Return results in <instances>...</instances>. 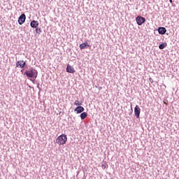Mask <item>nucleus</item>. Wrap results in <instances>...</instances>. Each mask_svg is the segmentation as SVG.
I'll return each instance as SVG.
<instances>
[{
    "instance_id": "nucleus-1",
    "label": "nucleus",
    "mask_w": 179,
    "mask_h": 179,
    "mask_svg": "<svg viewBox=\"0 0 179 179\" xmlns=\"http://www.w3.org/2000/svg\"><path fill=\"white\" fill-rule=\"evenodd\" d=\"M24 75H26L27 78H31L34 79V80H36V79L37 78V75H38V73L37 72V70L33 68H29L24 72Z\"/></svg>"
},
{
    "instance_id": "nucleus-2",
    "label": "nucleus",
    "mask_w": 179,
    "mask_h": 179,
    "mask_svg": "<svg viewBox=\"0 0 179 179\" xmlns=\"http://www.w3.org/2000/svg\"><path fill=\"white\" fill-rule=\"evenodd\" d=\"M68 141V137L66 134H62L57 137L56 139V143L58 145H65L66 143V141Z\"/></svg>"
},
{
    "instance_id": "nucleus-3",
    "label": "nucleus",
    "mask_w": 179,
    "mask_h": 179,
    "mask_svg": "<svg viewBox=\"0 0 179 179\" xmlns=\"http://www.w3.org/2000/svg\"><path fill=\"white\" fill-rule=\"evenodd\" d=\"M136 21L138 26H142V24H143L145 22H146V19H145V17L142 16H137L136 18Z\"/></svg>"
},
{
    "instance_id": "nucleus-4",
    "label": "nucleus",
    "mask_w": 179,
    "mask_h": 179,
    "mask_svg": "<svg viewBox=\"0 0 179 179\" xmlns=\"http://www.w3.org/2000/svg\"><path fill=\"white\" fill-rule=\"evenodd\" d=\"M24 22H26V15L22 14L18 18V23L19 24H23Z\"/></svg>"
},
{
    "instance_id": "nucleus-5",
    "label": "nucleus",
    "mask_w": 179,
    "mask_h": 179,
    "mask_svg": "<svg viewBox=\"0 0 179 179\" xmlns=\"http://www.w3.org/2000/svg\"><path fill=\"white\" fill-rule=\"evenodd\" d=\"M25 65H26V62L23 60H20L16 64L17 68H19V66L20 68H24Z\"/></svg>"
},
{
    "instance_id": "nucleus-6",
    "label": "nucleus",
    "mask_w": 179,
    "mask_h": 179,
    "mask_svg": "<svg viewBox=\"0 0 179 179\" xmlns=\"http://www.w3.org/2000/svg\"><path fill=\"white\" fill-rule=\"evenodd\" d=\"M66 72H68V73H75L76 71L73 66L68 64L66 66Z\"/></svg>"
},
{
    "instance_id": "nucleus-7",
    "label": "nucleus",
    "mask_w": 179,
    "mask_h": 179,
    "mask_svg": "<svg viewBox=\"0 0 179 179\" xmlns=\"http://www.w3.org/2000/svg\"><path fill=\"white\" fill-rule=\"evenodd\" d=\"M31 27L33 29H37V27L38 26V21L33 20L31 22Z\"/></svg>"
},
{
    "instance_id": "nucleus-8",
    "label": "nucleus",
    "mask_w": 179,
    "mask_h": 179,
    "mask_svg": "<svg viewBox=\"0 0 179 179\" xmlns=\"http://www.w3.org/2000/svg\"><path fill=\"white\" fill-rule=\"evenodd\" d=\"M166 31H167V29H166L164 27H159L158 29V33L159 34H166Z\"/></svg>"
},
{
    "instance_id": "nucleus-9",
    "label": "nucleus",
    "mask_w": 179,
    "mask_h": 179,
    "mask_svg": "<svg viewBox=\"0 0 179 179\" xmlns=\"http://www.w3.org/2000/svg\"><path fill=\"white\" fill-rule=\"evenodd\" d=\"M75 111L77 113H83V111H85V108L83 106H78L75 109Z\"/></svg>"
},
{
    "instance_id": "nucleus-10",
    "label": "nucleus",
    "mask_w": 179,
    "mask_h": 179,
    "mask_svg": "<svg viewBox=\"0 0 179 179\" xmlns=\"http://www.w3.org/2000/svg\"><path fill=\"white\" fill-rule=\"evenodd\" d=\"M87 47V43H83L80 45V50H85Z\"/></svg>"
},
{
    "instance_id": "nucleus-11",
    "label": "nucleus",
    "mask_w": 179,
    "mask_h": 179,
    "mask_svg": "<svg viewBox=\"0 0 179 179\" xmlns=\"http://www.w3.org/2000/svg\"><path fill=\"white\" fill-rule=\"evenodd\" d=\"M166 47H167V43H162L159 45V50H164V48H166Z\"/></svg>"
},
{
    "instance_id": "nucleus-12",
    "label": "nucleus",
    "mask_w": 179,
    "mask_h": 179,
    "mask_svg": "<svg viewBox=\"0 0 179 179\" xmlns=\"http://www.w3.org/2000/svg\"><path fill=\"white\" fill-rule=\"evenodd\" d=\"M86 117H87V113H82L80 114L81 120H85V118H86Z\"/></svg>"
},
{
    "instance_id": "nucleus-13",
    "label": "nucleus",
    "mask_w": 179,
    "mask_h": 179,
    "mask_svg": "<svg viewBox=\"0 0 179 179\" xmlns=\"http://www.w3.org/2000/svg\"><path fill=\"white\" fill-rule=\"evenodd\" d=\"M75 106H82V101L76 100L74 102Z\"/></svg>"
},
{
    "instance_id": "nucleus-14",
    "label": "nucleus",
    "mask_w": 179,
    "mask_h": 179,
    "mask_svg": "<svg viewBox=\"0 0 179 179\" xmlns=\"http://www.w3.org/2000/svg\"><path fill=\"white\" fill-rule=\"evenodd\" d=\"M134 113H141V108H139V106H136Z\"/></svg>"
},
{
    "instance_id": "nucleus-15",
    "label": "nucleus",
    "mask_w": 179,
    "mask_h": 179,
    "mask_svg": "<svg viewBox=\"0 0 179 179\" xmlns=\"http://www.w3.org/2000/svg\"><path fill=\"white\" fill-rule=\"evenodd\" d=\"M36 31L37 34H40L41 33V28H36Z\"/></svg>"
},
{
    "instance_id": "nucleus-16",
    "label": "nucleus",
    "mask_w": 179,
    "mask_h": 179,
    "mask_svg": "<svg viewBox=\"0 0 179 179\" xmlns=\"http://www.w3.org/2000/svg\"><path fill=\"white\" fill-rule=\"evenodd\" d=\"M163 103H164V104H165L166 106H167V105L169 104V100H167V99H164Z\"/></svg>"
},
{
    "instance_id": "nucleus-17",
    "label": "nucleus",
    "mask_w": 179,
    "mask_h": 179,
    "mask_svg": "<svg viewBox=\"0 0 179 179\" xmlns=\"http://www.w3.org/2000/svg\"><path fill=\"white\" fill-rule=\"evenodd\" d=\"M139 115H141V113H135V116L136 118H139Z\"/></svg>"
},
{
    "instance_id": "nucleus-18",
    "label": "nucleus",
    "mask_w": 179,
    "mask_h": 179,
    "mask_svg": "<svg viewBox=\"0 0 179 179\" xmlns=\"http://www.w3.org/2000/svg\"><path fill=\"white\" fill-rule=\"evenodd\" d=\"M102 169H106V165H102Z\"/></svg>"
},
{
    "instance_id": "nucleus-19",
    "label": "nucleus",
    "mask_w": 179,
    "mask_h": 179,
    "mask_svg": "<svg viewBox=\"0 0 179 179\" xmlns=\"http://www.w3.org/2000/svg\"><path fill=\"white\" fill-rule=\"evenodd\" d=\"M169 2H170L171 3H173V0H169Z\"/></svg>"
},
{
    "instance_id": "nucleus-20",
    "label": "nucleus",
    "mask_w": 179,
    "mask_h": 179,
    "mask_svg": "<svg viewBox=\"0 0 179 179\" xmlns=\"http://www.w3.org/2000/svg\"><path fill=\"white\" fill-rule=\"evenodd\" d=\"M59 114H61V113H57V115H59Z\"/></svg>"
},
{
    "instance_id": "nucleus-21",
    "label": "nucleus",
    "mask_w": 179,
    "mask_h": 179,
    "mask_svg": "<svg viewBox=\"0 0 179 179\" xmlns=\"http://www.w3.org/2000/svg\"><path fill=\"white\" fill-rule=\"evenodd\" d=\"M150 80H152V78H150Z\"/></svg>"
}]
</instances>
